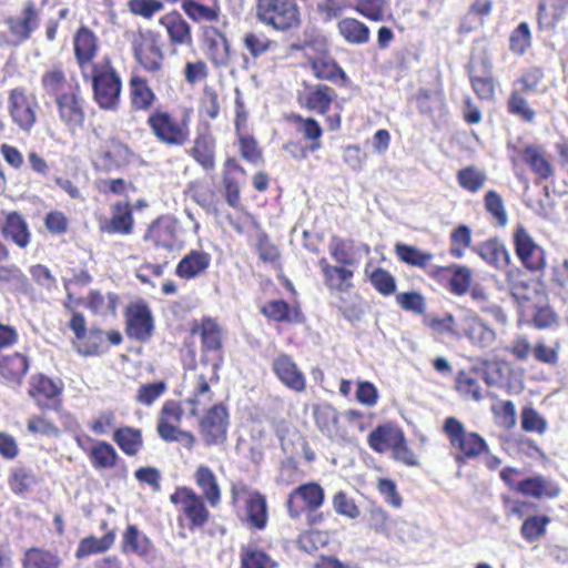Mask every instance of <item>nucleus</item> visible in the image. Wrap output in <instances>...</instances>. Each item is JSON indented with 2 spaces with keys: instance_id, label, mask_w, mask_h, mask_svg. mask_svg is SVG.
Returning a JSON list of instances; mask_svg holds the SVG:
<instances>
[{
  "instance_id": "1",
  "label": "nucleus",
  "mask_w": 568,
  "mask_h": 568,
  "mask_svg": "<svg viewBox=\"0 0 568 568\" xmlns=\"http://www.w3.org/2000/svg\"><path fill=\"white\" fill-rule=\"evenodd\" d=\"M193 112L191 106L171 110L164 105H158L148 114L145 124L161 144L181 148L190 141Z\"/></svg>"
},
{
  "instance_id": "2",
  "label": "nucleus",
  "mask_w": 568,
  "mask_h": 568,
  "mask_svg": "<svg viewBox=\"0 0 568 568\" xmlns=\"http://www.w3.org/2000/svg\"><path fill=\"white\" fill-rule=\"evenodd\" d=\"M84 81H90L92 99L102 111L116 112L121 105L123 91L122 78L110 57L97 61L93 69L87 71Z\"/></svg>"
},
{
  "instance_id": "3",
  "label": "nucleus",
  "mask_w": 568,
  "mask_h": 568,
  "mask_svg": "<svg viewBox=\"0 0 568 568\" xmlns=\"http://www.w3.org/2000/svg\"><path fill=\"white\" fill-rule=\"evenodd\" d=\"M545 81V70L538 65H530L524 69L513 81L511 89L506 100L508 114L524 123H534L537 111L528 97L539 91Z\"/></svg>"
},
{
  "instance_id": "4",
  "label": "nucleus",
  "mask_w": 568,
  "mask_h": 568,
  "mask_svg": "<svg viewBox=\"0 0 568 568\" xmlns=\"http://www.w3.org/2000/svg\"><path fill=\"white\" fill-rule=\"evenodd\" d=\"M297 102L302 109L324 116L328 131L335 132L342 128V106L337 103L334 88L325 83L304 84L298 92Z\"/></svg>"
},
{
  "instance_id": "5",
  "label": "nucleus",
  "mask_w": 568,
  "mask_h": 568,
  "mask_svg": "<svg viewBox=\"0 0 568 568\" xmlns=\"http://www.w3.org/2000/svg\"><path fill=\"white\" fill-rule=\"evenodd\" d=\"M255 18L273 31L288 33L302 26V12L296 0H255Z\"/></svg>"
},
{
  "instance_id": "6",
  "label": "nucleus",
  "mask_w": 568,
  "mask_h": 568,
  "mask_svg": "<svg viewBox=\"0 0 568 568\" xmlns=\"http://www.w3.org/2000/svg\"><path fill=\"white\" fill-rule=\"evenodd\" d=\"M443 432L453 450L454 460L462 466L488 452V444L476 432L466 430L464 424L456 417L444 420Z\"/></svg>"
},
{
  "instance_id": "7",
  "label": "nucleus",
  "mask_w": 568,
  "mask_h": 568,
  "mask_svg": "<svg viewBox=\"0 0 568 568\" xmlns=\"http://www.w3.org/2000/svg\"><path fill=\"white\" fill-rule=\"evenodd\" d=\"M286 120L295 125V131L301 140H288L283 144V151L292 159L303 161L311 153H315L323 146L324 129L313 116H303L300 113L290 114Z\"/></svg>"
},
{
  "instance_id": "8",
  "label": "nucleus",
  "mask_w": 568,
  "mask_h": 568,
  "mask_svg": "<svg viewBox=\"0 0 568 568\" xmlns=\"http://www.w3.org/2000/svg\"><path fill=\"white\" fill-rule=\"evenodd\" d=\"M7 112L13 125L30 133L39 121L41 105L37 93L24 85L8 91Z\"/></svg>"
},
{
  "instance_id": "9",
  "label": "nucleus",
  "mask_w": 568,
  "mask_h": 568,
  "mask_svg": "<svg viewBox=\"0 0 568 568\" xmlns=\"http://www.w3.org/2000/svg\"><path fill=\"white\" fill-rule=\"evenodd\" d=\"M184 416L182 403L174 399L165 400L159 412L156 433L165 443H178L187 450L196 445L195 435L180 427Z\"/></svg>"
},
{
  "instance_id": "10",
  "label": "nucleus",
  "mask_w": 568,
  "mask_h": 568,
  "mask_svg": "<svg viewBox=\"0 0 568 568\" xmlns=\"http://www.w3.org/2000/svg\"><path fill=\"white\" fill-rule=\"evenodd\" d=\"M132 54L136 63L148 73L163 70L165 55L160 34L151 29H139L131 38Z\"/></svg>"
},
{
  "instance_id": "11",
  "label": "nucleus",
  "mask_w": 568,
  "mask_h": 568,
  "mask_svg": "<svg viewBox=\"0 0 568 568\" xmlns=\"http://www.w3.org/2000/svg\"><path fill=\"white\" fill-rule=\"evenodd\" d=\"M510 150L509 161L514 170L527 166L538 181H548L555 176V165L541 144L513 145Z\"/></svg>"
},
{
  "instance_id": "12",
  "label": "nucleus",
  "mask_w": 568,
  "mask_h": 568,
  "mask_svg": "<svg viewBox=\"0 0 568 568\" xmlns=\"http://www.w3.org/2000/svg\"><path fill=\"white\" fill-rule=\"evenodd\" d=\"M64 383L37 372L28 381L27 394L40 410L59 412L63 406Z\"/></svg>"
},
{
  "instance_id": "13",
  "label": "nucleus",
  "mask_w": 568,
  "mask_h": 568,
  "mask_svg": "<svg viewBox=\"0 0 568 568\" xmlns=\"http://www.w3.org/2000/svg\"><path fill=\"white\" fill-rule=\"evenodd\" d=\"M514 251L525 270L530 273H544L547 267L545 248L539 245L528 230L518 224L513 233Z\"/></svg>"
},
{
  "instance_id": "14",
  "label": "nucleus",
  "mask_w": 568,
  "mask_h": 568,
  "mask_svg": "<svg viewBox=\"0 0 568 568\" xmlns=\"http://www.w3.org/2000/svg\"><path fill=\"white\" fill-rule=\"evenodd\" d=\"M520 470L514 467H505L500 471V478L510 491L525 497H556L559 487L545 476L537 475L518 480Z\"/></svg>"
},
{
  "instance_id": "15",
  "label": "nucleus",
  "mask_w": 568,
  "mask_h": 568,
  "mask_svg": "<svg viewBox=\"0 0 568 568\" xmlns=\"http://www.w3.org/2000/svg\"><path fill=\"white\" fill-rule=\"evenodd\" d=\"M57 113L60 122L71 133L84 128L87 120V101L82 97L81 88L75 82L65 94H59L54 99Z\"/></svg>"
},
{
  "instance_id": "16",
  "label": "nucleus",
  "mask_w": 568,
  "mask_h": 568,
  "mask_svg": "<svg viewBox=\"0 0 568 568\" xmlns=\"http://www.w3.org/2000/svg\"><path fill=\"white\" fill-rule=\"evenodd\" d=\"M230 413L223 403L213 404L199 418V434L205 446L223 444L227 438Z\"/></svg>"
},
{
  "instance_id": "17",
  "label": "nucleus",
  "mask_w": 568,
  "mask_h": 568,
  "mask_svg": "<svg viewBox=\"0 0 568 568\" xmlns=\"http://www.w3.org/2000/svg\"><path fill=\"white\" fill-rule=\"evenodd\" d=\"M124 331L130 339L145 343L154 335V316L144 301L129 303L124 310Z\"/></svg>"
},
{
  "instance_id": "18",
  "label": "nucleus",
  "mask_w": 568,
  "mask_h": 568,
  "mask_svg": "<svg viewBox=\"0 0 568 568\" xmlns=\"http://www.w3.org/2000/svg\"><path fill=\"white\" fill-rule=\"evenodd\" d=\"M428 277L455 296L466 295L471 286L473 271L460 264L435 265Z\"/></svg>"
},
{
  "instance_id": "19",
  "label": "nucleus",
  "mask_w": 568,
  "mask_h": 568,
  "mask_svg": "<svg viewBox=\"0 0 568 568\" xmlns=\"http://www.w3.org/2000/svg\"><path fill=\"white\" fill-rule=\"evenodd\" d=\"M68 326L75 336L73 345L80 355L98 356L106 351L104 332L97 327L87 331V321L83 314H74Z\"/></svg>"
},
{
  "instance_id": "20",
  "label": "nucleus",
  "mask_w": 568,
  "mask_h": 568,
  "mask_svg": "<svg viewBox=\"0 0 568 568\" xmlns=\"http://www.w3.org/2000/svg\"><path fill=\"white\" fill-rule=\"evenodd\" d=\"M134 158L133 150L118 138H111L97 152L93 165L97 171L112 172L129 165Z\"/></svg>"
},
{
  "instance_id": "21",
  "label": "nucleus",
  "mask_w": 568,
  "mask_h": 568,
  "mask_svg": "<svg viewBox=\"0 0 568 568\" xmlns=\"http://www.w3.org/2000/svg\"><path fill=\"white\" fill-rule=\"evenodd\" d=\"M455 337L465 338L474 346L486 348L495 342L496 333L477 314L468 313L457 318Z\"/></svg>"
},
{
  "instance_id": "22",
  "label": "nucleus",
  "mask_w": 568,
  "mask_h": 568,
  "mask_svg": "<svg viewBox=\"0 0 568 568\" xmlns=\"http://www.w3.org/2000/svg\"><path fill=\"white\" fill-rule=\"evenodd\" d=\"M190 332L197 335L201 342L203 354L212 353L216 359L215 363H223V331L215 318L202 317L191 324Z\"/></svg>"
},
{
  "instance_id": "23",
  "label": "nucleus",
  "mask_w": 568,
  "mask_h": 568,
  "mask_svg": "<svg viewBox=\"0 0 568 568\" xmlns=\"http://www.w3.org/2000/svg\"><path fill=\"white\" fill-rule=\"evenodd\" d=\"M143 239L156 248L166 251L178 248L180 246L178 220L170 215L159 216L149 225Z\"/></svg>"
},
{
  "instance_id": "24",
  "label": "nucleus",
  "mask_w": 568,
  "mask_h": 568,
  "mask_svg": "<svg viewBox=\"0 0 568 568\" xmlns=\"http://www.w3.org/2000/svg\"><path fill=\"white\" fill-rule=\"evenodd\" d=\"M271 368L280 383L294 393H304L307 387V378L298 367L294 358L281 353L272 361Z\"/></svg>"
},
{
  "instance_id": "25",
  "label": "nucleus",
  "mask_w": 568,
  "mask_h": 568,
  "mask_svg": "<svg viewBox=\"0 0 568 568\" xmlns=\"http://www.w3.org/2000/svg\"><path fill=\"white\" fill-rule=\"evenodd\" d=\"M73 52L77 65L82 77L93 69L94 59L99 52V39L87 26H81L73 37Z\"/></svg>"
},
{
  "instance_id": "26",
  "label": "nucleus",
  "mask_w": 568,
  "mask_h": 568,
  "mask_svg": "<svg viewBox=\"0 0 568 568\" xmlns=\"http://www.w3.org/2000/svg\"><path fill=\"white\" fill-rule=\"evenodd\" d=\"M31 367L30 357L21 352L0 355V383L12 389L23 385Z\"/></svg>"
},
{
  "instance_id": "27",
  "label": "nucleus",
  "mask_w": 568,
  "mask_h": 568,
  "mask_svg": "<svg viewBox=\"0 0 568 568\" xmlns=\"http://www.w3.org/2000/svg\"><path fill=\"white\" fill-rule=\"evenodd\" d=\"M260 313L268 321L286 324L290 326L302 325L306 322V316L300 305L295 302L288 304L285 300H270L260 307Z\"/></svg>"
},
{
  "instance_id": "28",
  "label": "nucleus",
  "mask_w": 568,
  "mask_h": 568,
  "mask_svg": "<svg viewBox=\"0 0 568 568\" xmlns=\"http://www.w3.org/2000/svg\"><path fill=\"white\" fill-rule=\"evenodd\" d=\"M317 264L321 270L323 283L331 293H347L354 288L356 270L344 265L332 264L326 257L320 258Z\"/></svg>"
},
{
  "instance_id": "29",
  "label": "nucleus",
  "mask_w": 568,
  "mask_h": 568,
  "mask_svg": "<svg viewBox=\"0 0 568 568\" xmlns=\"http://www.w3.org/2000/svg\"><path fill=\"white\" fill-rule=\"evenodd\" d=\"M202 39L207 57L215 67H227L231 61V44L224 31L214 26L202 28Z\"/></svg>"
},
{
  "instance_id": "30",
  "label": "nucleus",
  "mask_w": 568,
  "mask_h": 568,
  "mask_svg": "<svg viewBox=\"0 0 568 568\" xmlns=\"http://www.w3.org/2000/svg\"><path fill=\"white\" fill-rule=\"evenodd\" d=\"M0 221V233L6 241L17 245L19 248H26L32 239L29 224L23 214L18 211L2 212Z\"/></svg>"
},
{
  "instance_id": "31",
  "label": "nucleus",
  "mask_w": 568,
  "mask_h": 568,
  "mask_svg": "<svg viewBox=\"0 0 568 568\" xmlns=\"http://www.w3.org/2000/svg\"><path fill=\"white\" fill-rule=\"evenodd\" d=\"M39 21V13L33 1L23 3L19 17L9 16L6 19V24L10 36L16 40V43H22L30 39L32 32L37 29Z\"/></svg>"
},
{
  "instance_id": "32",
  "label": "nucleus",
  "mask_w": 568,
  "mask_h": 568,
  "mask_svg": "<svg viewBox=\"0 0 568 568\" xmlns=\"http://www.w3.org/2000/svg\"><path fill=\"white\" fill-rule=\"evenodd\" d=\"M131 110L150 114L158 105V97L145 77L133 74L129 79Z\"/></svg>"
},
{
  "instance_id": "33",
  "label": "nucleus",
  "mask_w": 568,
  "mask_h": 568,
  "mask_svg": "<svg viewBox=\"0 0 568 568\" xmlns=\"http://www.w3.org/2000/svg\"><path fill=\"white\" fill-rule=\"evenodd\" d=\"M102 233L130 235L134 229L133 209L130 202L119 201L111 206V217L100 222Z\"/></svg>"
},
{
  "instance_id": "34",
  "label": "nucleus",
  "mask_w": 568,
  "mask_h": 568,
  "mask_svg": "<svg viewBox=\"0 0 568 568\" xmlns=\"http://www.w3.org/2000/svg\"><path fill=\"white\" fill-rule=\"evenodd\" d=\"M236 173L245 174V169L235 158H227L223 163L221 185L223 196L229 206L233 209L242 207L241 182L235 176Z\"/></svg>"
},
{
  "instance_id": "35",
  "label": "nucleus",
  "mask_w": 568,
  "mask_h": 568,
  "mask_svg": "<svg viewBox=\"0 0 568 568\" xmlns=\"http://www.w3.org/2000/svg\"><path fill=\"white\" fill-rule=\"evenodd\" d=\"M221 365L220 363L213 364V372L210 377L205 374H199L195 379V385L192 389L191 396L186 399V404L190 405V416L199 417L200 409L210 404L213 400V392L211 389V384L219 383V369Z\"/></svg>"
},
{
  "instance_id": "36",
  "label": "nucleus",
  "mask_w": 568,
  "mask_h": 568,
  "mask_svg": "<svg viewBox=\"0 0 568 568\" xmlns=\"http://www.w3.org/2000/svg\"><path fill=\"white\" fill-rule=\"evenodd\" d=\"M313 75L320 81H327L337 87L347 88L352 81L338 62L329 55L310 59Z\"/></svg>"
},
{
  "instance_id": "37",
  "label": "nucleus",
  "mask_w": 568,
  "mask_h": 568,
  "mask_svg": "<svg viewBox=\"0 0 568 568\" xmlns=\"http://www.w3.org/2000/svg\"><path fill=\"white\" fill-rule=\"evenodd\" d=\"M159 23L165 29L172 47L193 44L191 27L179 11L165 13L160 18Z\"/></svg>"
},
{
  "instance_id": "38",
  "label": "nucleus",
  "mask_w": 568,
  "mask_h": 568,
  "mask_svg": "<svg viewBox=\"0 0 568 568\" xmlns=\"http://www.w3.org/2000/svg\"><path fill=\"white\" fill-rule=\"evenodd\" d=\"M184 193L209 214L220 216L221 201L215 190L201 180H193L186 184Z\"/></svg>"
},
{
  "instance_id": "39",
  "label": "nucleus",
  "mask_w": 568,
  "mask_h": 568,
  "mask_svg": "<svg viewBox=\"0 0 568 568\" xmlns=\"http://www.w3.org/2000/svg\"><path fill=\"white\" fill-rule=\"evenodd\" d=\"M339 418V412L329 403H320L313 406V419L316 427L331 439L342 434Z\"/></svg>"
},
{
  "instance_id": "40",
  "label": "nucleus",
  "mask_w": 568,
  "mask_h": 568,
  "mask_svg": "<svg viewBox=\"0 0 568 568\" xmlns=\"http://www.w3.org/2000/svg\"><path fill=\"white\" fill-rule=\"evenodd\" d=\"M216 141L210 133H199L193 140L189 155L206 172L215 170Z\"/></svg>"
},
{
  "instance_id": "41",
  "label": "nucleus",
  "mask_w": 568,
  "mask_h": 568,
  "mask_svg": "<svg viewBox=\"0 0 568 568\" xmlns=\"http://www.w3.org/2000/svg\"><path fill=\"white\" fill-rule=\"evenodd\" d=\"M480 378H484L487 385H491L494 383L488 374L485 373L481 375L479 369H462L456 375L455 389L463 397L479 402L483 398L481 387L479 385Z\"/></svg>"
},
{
  "instance_id": "42",
  "label": "nucleus",
  "mask_w": 568,
  "mask_h": 568,
  "mask_svg": "<svg viewBox=\"0 0 568 568\" xmlns=\"http://www.w3.org/2000/svg\"><path fill=\"white\" fill-rule=\"evenodd\" d=\"M483 72L487 75H479L474 65H468V78L471 90L479 100L491 101L496 94V81L491 75L493 64L490 60L484 59L481 61Z\"/></svg>"
},
{
  "instance_id": "43",
  "label": "nucleus",
  "mask_w": 568,
  "mask_h": 568,
  "mask_svg": "<svg viewBox=\"0 0 568 568\" xmlns=\"http://www.w3.org/2000/svg\"><path fill=\"white\" fill-rule=\"evenodd\" d=\"M568 12V0H540L537 10L539 30H555Z\"/></svg>"
},
{
  "instance_id": "44",
  "label": "nucleus",
  "mask_w": 568,
  "mask_h": 568,
  "mask_svg": "<svg viewBox=\"0 0 568 568\" xmlns=\"http://www.w3.org/2000/svg\"><path fill=\"white\" fill-rule=\"evenodd\" d=\"M211 255L203 251L191 250L178 263L175 274L182 280L195 278L210 267Z\"/></svg>"
},
{
  "instance_id": "45",
  "label": "nucleus",
  "mask_w": 568,
  "mask_h": 568,
  "mask_svg": "<svg viewBox=\"0 0 568 568\" xmlns=\"http://www.w3.org/2000/svg\"><path fill=\"white\" fill-rule=\"evenodd\" d=\"M121 549L124 554L148 558L154 552V545L135 525H129L122 534Z\"/></svg>"
},
{
  "instance_id": "46",
  "label": "nucleus",
  "mask_w": 568,
  "mask_h": 568,
  "mask_svg": "<svg viewBox=\"0 0 568 568\" xmlns=\"http://www.w3.org/2000/svg\"><path fill=\"white\" fill-rule=\"evenodd\" d=\"M403 435L404 432L400 428L385 423L369 433L367 443L374 452L383 454L388 449L392 450Z\"/></svg>"
},
{
  "instance_id": "47",
  "label": "nucleus",
  "mask_w": 568,
  "mask_h": 568,
  "mask_svg": "<svg viewBox=\"0 0 568 568\" xmlns=\"http://www.w3.org/2000/svg\"><path fill=\"white\" fill-rule=\"evenodd\" d=\"M328 251L331 257L336 262V264L344 265L353 270L357 268L359 258L357 256L354 240L333 235L328 244Z\"/></svg>"
},
{
  "instance_id": "48",
  "label": "nucleus",
  "mask_w": 568,
  "mask_h": 568,
  "mask_svg": "<svg viewBox=\"0 0 568 568\" xmlns=\"http://www.w3.org/2000/svg\"><path fill=\"white\" fill-rule=\"evenodd\" d=\"M324 499H287V509L293 519L304 518L308 525H316L324 519L321 511Z\"/></svg>"
},
{
  "instance_id": "49",
  "label": "nucleus",
  "mask_w": 568,
  "mask_h": 568,
  "mask_svg": "<svg viewBox=\"0 0 568 568\" xmlns=\"http://www.w3.org/2000/svg\"><path fill=\"white\" fill-rule=\"evenodd\" d=\"M112 439L121 452L129 457L136 456L144 446L142 429L133 426L126 425L114 428Z\"/></svg>"
},
{
  "instance_id": "50",
  "label": "nucleus",
  "mask_w": 568,
  "mask_h": 568,
  "mask_svg": "<svg viewBox=\"0 0 568 568\" xmlns=\"http://www.w3.org/2000/svg\"><path fill=\"white\" fill-rule=\"evenodd\" d=\"M396 257L404 264L423 270L428 276V272L434 267L432 262L434 254L419 250L414 245L396 243L394 246Z\"/></svg>"
},
{
  "instance_id": "51",
  "label": "nucleus",
  "mask_w": 568,
  "mask_h": 568,
  "mask_svg": "<svg viewBox=\"0 0 568 568\" xmlns=\"http://www.w3.org/2000/svg\"><path fill=\"white\" fill-rule=\"evenodd\" d=\"M338 34L345 42L354 45L366 44L371 39V30L363 21L346 17L337 22Z\"/></svg>"
},
{
  "instance_id": "52",
  "label": "nucleus",
  "mask_w": 568,
  "mask_h": 568,
  "mask_svg": "<svg viewBox=\"0 0 568 568\" xmlns=\"http://www.w3.org/2000/svg\"><path fill=\"white\" fill-rule=\"evenodd\" d=\"M181 8L186 17L195 22H216L221 17V6L219 0L212 6H206L195 0H183Z\"/></svg>"
},
{
  "instance_id": "53",
  "label": "nucleus",
  "mask_w": 568,
  "mask_h": 568,
  "mask_svg": "<svg viewBox=\"0 0 568 568\" xmlns=\"http://www.w3.org/2000/svg\"><path fill=\"white\" fill-rule=\"evenodd\" d=\"M0 283L16 294L27 295L32 291L28 276L16 264L0 265Z\"/></svg>"
},
{
  "instance_id": "54",
  "label": "nucleus",
  "mask_w": 568,
  "mask_h": 568,
  "mask_svg": "<svg viewBox=\"0 0 568 568\" xmlns=\"http://www.w3.org/2000/svg\"><path fill=\"white\" fill-rule=\"evenodd\" d=\"M89 460L93 468L112 469L116 466L120 457L115 448L108 442H97L88 452Z\"/></svg>"
},
{
  "instance_id": "55",
  "label": "nucleus",
  "mask_w": 568,
  "mask_h": 568,
  "mask_svg": "<svg viewBox=\"0 0 568 568\" xmlns=\"http://www.w3.org/2000/svg\"><path fill=\"white\" fill-rule=\"evenodd\" d=\"M478 254L486 263L497 268H503L510 264V255L507 247L496 239L481 243Z\"/></svg>"
},
{
  "instance_id": "56",
  "label": "nucleus",
  "mask_w": 568,
  "mask_h": 568,
  "mask_svg": "<svg viewBox=\"0 0 568 568\" xmlns=\"http://www.w3.org/2000/svg\"><path fill=\"white\" fill-rule=\"evenodd\" d=\"M120 297L116 293L110 292L106 296L102 295L99 291H90L88 294L84 305L93 314L97 315H115Z\"/></svg>"
},
{
  "instance_id": "57",
  "label": "nucleus",
  "mask_w": 568,
  "mask_h": 568,
  "mask_svg": "<svg viewBox=\"0 0 568 568\" xmlns=\"http://www.w3.org/2000/svg\"><path fill=\"white\" fill-rule=\"evenodd\" d=\"M115 541V532L113 530L106 531L101 538L95 536H88L80 540L75 550V557L78 559L102 554L108 551Z\"/></svg>"
},
{
  "instance_id": "58",
  "label": "nucleus",
  "mask_w": 568,
  "mask_h": 568,
  "mask_svg": "<svg viewBox=\"0 0 568 568\" xmlns=\"http://www.w3.org/2000/svg\"><path fill=\"white\" fill-rule=\"evenodd\" d=\"M483 203L486 213L496 227L504 229L508 224V213L503 196L496 190H488Z\"/></svg>"
},
{
  "instance_id": "59",
  "label": "nucleus",
  "mask_w": 568,
  "mask_h": 568,
  "mask_svg": "<svg viewBox=\"0 0 568 568\" xmlns=\"http://www.w3.org/2000/svg\"><path fill=\"white\" fill-rule=\"evenodd\" d=\"M507 282L511 297L521 308H525L527 303L531 302L534 296L538 294L531 281L525 278L520 272L516 275H509Z\"/></svg>"
},
{
  "instance_id": "60",
  "label": "nucleus",
  "mask_w": 568,
  "mask_h": 568,
  "mask_svg": "<svg viewBox=\"0 0 568 568\" xmlns=\"http://www.w3.org/2000/svg\"><path fill=\"white\" fill-rule=\"evenodd\" d=\"M60 565L57 554L37 547L27 549L22 558L23 568H59Z\"/></svg>"
},
{
  "instance_id": "61",
  "label": "nucleus",
  "mask_w": 568,
  "mask_h": 568,
  "mask_svg": "<svg viewBox=\"0 0 568 568\" xmlns=\"http://www.w3.org/2000/svg\"><path fill=\"white\" fill-rule=\"evenodd\" d=\"M239 153L245 162L258 166L264 164V153L257 140L250 133L236 135Z\"/></svg>"
},
{
  "instance_id": "62",
  "label": "nucleus",
  "mask_w": 568,
  "mask_h": 568,
  "mask_svg": "<svg viewBox=\"0 0 568 568\" xmlns=\"http://www.w3.org/2000/svg\"><path fill=\"white\" fill-rule=\"evenodd\" d=\"M41 85L49 94L53 95L54 99H58L59 94H65L73 84L68 83V79L62 67L54 65L43 72L41 75Z\"/></svg>"
},
{
  "instance_id": "63",
  "label": "nucleus",
  "mask_w": 568,
  "mask_h": 568,
  "mask_svg": "<svg viewBox=\"0 0 568 568\" xmlns=\"http://www.w3.org/2000/svg\"><path fill=\"white\" fill-rule=\"evenodd\" d=\"M532 45V33L526 21L520 22L511 30L508 38L509 51L517 57L525 55Z\"/></svg>"
},
{
  "instance_id": "64",
  "label": "nucleus",
  "mask_w": 568,
  "mask_h": 568,
  "mask_svg": "<svg viewBox=\"0 0 568 568\" xmlns=\"http://www.w3.org/2000/svg\"><path fill=\"white\" fill-rule=\"evenodd\" d=\"M241 568H275L277 564L265 551L256 546L241 548Z\"/></svg>"
}]
</instances>
